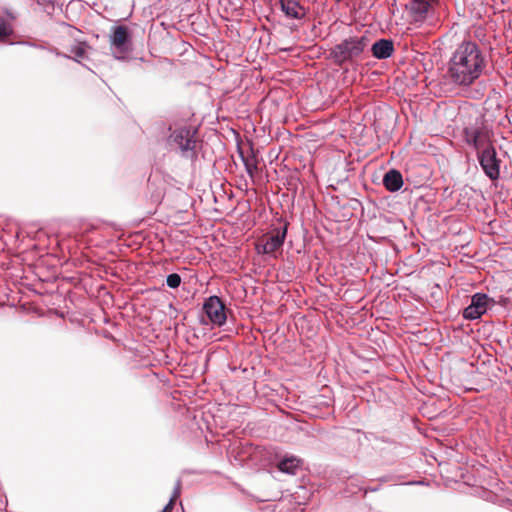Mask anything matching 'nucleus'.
I'll return each mask as SVG.
<instances>
[{"label": "nucleus", "instance_id": "obj_1", "mask_svg": "<svg viewBox=\"0 0 512 512\" xmlns=\"http://www.w3.org/2000/svg\"><path fill=\"white\" fill-rule=\"evenodd\" d=\"M489 59L485 50L475 41L463 40L452 52L447 66V80L460 89L470 88L484 75Z\"/></svg>", "mask_w": 512, "mask_h": 512}, {"label": "nucleus", "instance_id": "obj_2", "mask_svg": "<svg viewBox=\"0 0 512 512\" xmlns=\"http://www.w3.org/2000/svg\"><path fill=\"white\" fill-rule=\"evenodd\" d=\"M367 45L368 39L365 36L349 37L335 45L331 49L330 55L334 63L342 65L358 58Z\"/></svg>", "mask_w": 512, "mask_h": 512}, {"label": "nucleus", "instance_id": "obj_3", "mask_svg": "<svg viewBox=\"0 0 512 512\" xmlns=\"http://www.w3.org/2000/svg\"><path fill=\"white\" fill-rule=\"evenodd\" d=\"M196 129L182 126L171 131L168 137L170 147L177 149L182 157L194 159L196 153Z\"/></svg>", "mask_w": 512, "mask_h": 512}, {"label": "nucleus", "instance_id": "obj_4", "mask_svg": "<svg viewBox=\"0 0 512 512\" xmlns=\"http://www.w3.org/2000/svg\"><path fill=\"white\" fill-rule=\"evenodd\" d=\"M463 137L465 143L475 149L477 153L486 149L489 145H493L492 132L483 122H475L465 127Z\"/></svg>", "mask_w": 512, "mask_h": 512}, {"label": "nucleus", "instance_id": "obj_5", "mask_svg": "<svg viewBox=\"0 0 512 512\" xmlns=\"http://www.w3.org/2000/svg\"><path fill=\"white\" fill-rule=\"evenodd\" d=\"M110 45L115 59H128V55L132 51V42L128 27L123 25L114 27L110 35Z\"/></svg>", "mask_w": 512, "mask_h": 512}, {"label": "nucleus", "instance_id": "obj_6", "mask_svg": "<svg viewBox=\"0 0 512 512\" xmlns=\"http://www.w3.org/2000/svg\"><path fill=\"white\" fill-rule=\"evenodd\" d=\"M477 159L484 174L492 181L500 177L501 160L497 157L494 145H489L486 149L477 153Z\"/></svg>", "mask_w": 512, "mask_h": 512}, {"label": "nucleus", "instance_id": "obj_7", "mask_svg": "<svg viewBox=\"0 0 512 512\" xmlns=\"http://www.w3.org/2000/svg\"><path fill=\"white\" fill-rule=\"evenodd\" d=\"M495 301L485 293H475L471 297V303L463 310V317L467 320H476L484 315Z\"/></svg>", "mask_w": 512, "mask_h": 512}, {"label": "nucleus", "instance_id": "obj_8", "mask_svg": "<svg viewBox=\"0 0 512 512\" xmlns=\"http://www.w3.org/2000/svg\"><path fill=\"white\" fill-rule=\"evenodd\" d=\"M203 311L213 326L221 327L225 324L227 315L225 305L218 296H210L203 304Z\"/></svg>", "mask_w": 512, "mask_h": 512}, {"label": "nucleus", "instance_id": "obj_9", "mask_svg": "<svg viewBox=\"0 0 512 512\" xmlns=\"http://www.w3.org/2000/svg\"><path fill=\"white\" fill-rule=\"evenodd\" d=\"M287 235V224L282 227L274 228L272 232L263 237L260 246L264 254H272L282 247Z\"/></svg>", "mask_w": 512, "mask_h": 512}, {"label": "nucleus", "instance_id": "obj_10", "mask_svg": "<svg viewBox=\"0 0 512 512\" xmlns=\"http://www.w3.org/2000/svg\"><path fill=\"white\" fill-rule=\"evenodd\" d=\"M437 0H410L408 9L414 21H423L433 9Z\"/></svg>", "mask_w": 512, "mask_h": 512}, {"label": "nucleus", "instance_id": "obj_11", "mask_svg": "<svg viewBox=\"0 0 512 512\" xmlns=\"http://www.w3.org/2000/svg\"><path fill=\"white\" fill-rule=\"evenodd\" d=\"M281 11L287 18L302 20L306 14V8L298 0H280Z\"/></svg>", "mask_w": 512, "mask_h": 512}, {"label": "nucleus", "instance_id": "obj_12", "mask_svg": "<svg viewBox=\"0 0 512 512\" xmlns=\"http://www.w3.org/2000/svg\"><path fill=\"white\" fill-rule=\"evenodd\" d=\"M372 55L377 59H387L394 52V45L392 40L380 39L377 40L371 47Z\"/></svg>", "mask_w": 512, "mask_h": 512}, {"label": "nucleus", "instance_id": "obj_13", "mask_svg": "<svg viewBox=\"0 0 512 512\" xmlns=\"http://www.w3.org/2000/svg\"><path fill=\"white\" fill-rule=\"evenodd\" d=\"M383 185L390 192H396L403 186V177L400 171L391 169L383 177Z\"/></svg>", "mask_w": 512, "mask_h": 512}, {"label": "nucleus", "instance_id": "obj_14", "mask_svg": "<svg viewBox=\"0 0 512 512\" xmlns=\"http://www.w3.org/2000/svg\"><path fill=\"white\" fill-rule=\"evenodd\" d=\"M301 460L297 457H285L278 463V469L281 472L295 475L297 469L300 467Z\"/></svg>", "mask_w": 512, "mask_h": 512}, {"label": "nucleus", "instance_id": "obj_15", "mask_svg": "<svg viewBox=\"0 0 512 512\" xmlns=\"http://www.w3.org/2000/svg\"><path fill=\"white\" fill-rule=\"evenodd\" d=\"M88 45L85 42H79L76 45L72 46L70 49L71 55L63 54L57 52V56H63L65 58H71L76 62L80 63L82 59L86 58V50Z\"/></svg>", "mask_w": 512, "mask_h": 512}, {"label": "nucleus", "instance_id": "obj_16", "mask_svg": "<svg viewBox=\"0 0 512 512\" xmlns=\"http://www.w3.org/2000/svg\"><path fill=\"white\" fill-rule=\"evenodd\" d=\"M239 154H240V158L244 164L247 174L251 178H254L255 172L258 169L256 157L253 154L251 156H245L242 151H240Z\"/></svg>", "mask_w": 512, "mask_h": 512}, {"label": "nucleus", "instance_id": "obj_17", "mask_svg": "<svg viewBox=\"0 0 512 512\" xmlns=\"http://www.w3.org/2000/svg\"><path fill=\"white\" fill-rule=\"evenodd\" d=\"M180 489H181V481L178 480L176 483V486L174 488L172 497L170 498L169 502L166 504V506L162 509L161 512H171L172 511L174 501L180 495Z\"/></svg>", "mask_w": 512, "mask_h": 512}, {"label": "nucleus", "instance_id": "obj_18", "mask_svg": "<svg viewBox=\"0 0 512 512\" xmlns=\"http://www.w3.org/2000/svg\"><path fill=\"white\" fill-rule=\"evenodd\" d=\"M166 284L169 288L176 289L181 284V277L177 273L169 274L166 278Z\"/></svg>", "mask_w": 512, "mask_h": 512}, {"label": "nucleus", "instance_id": "obj_19", "mask_svg": "<svg viewBox=\"0 0 512 512\" xmlns=\"http://www.w3.org/2000/svg\"><path fill=\"white\" fill-rule=\"evenodd\" d=\"M56 1L57 0H37V3L39 6H41L43 8V10L47 14L50 15L54 12Z\"/></svg>", "mask_w": 512, "mask_h": 512}, {"label": "nucleus", "instance_id": "obj_20", "mask_svg": "<svg viewBox=\"0 0 512 512\" xmlns=\"http://www.w3.org/2000/svg\"><path fill=\"white\" fill-rule=\"evenodd\" d=\"M8 35V29L5 20L0 18V39Z\"/></svg>", "mask_w": 512, "mask_h": 512}, {"label": "nucleus", "instance_id": "obj_21", "mask_svg": "<svg viewBox=\"0 0 512 512\" xmlns=\"http://www.w3.org/2000/svg\"><path fill=\"white\" fill-rule=\"evenodd\" d=\"M379 489V487H373V488H370V489H365L364 492L365 494L368 492V491H371V492H375Z\"/></svg>", "mask_w": 512, "mask_h": 512}, {"label": "nucleus", "instance_id": "obj_22", "mask_svg": "<svg viewBox=\"0 0 512 512\" xmlns=\"http://www.w3.org/2000/svg\"><path fill=\"white\" fill-rule=\"evenodd\" d=\"M381 481H382V482H387V481H389V477H387V476L382 477V478H381Z\"/></svg>", "mask_w": 512, "mask_h": 512}, {"label": "nucleus", "instance_id": "obj_23", "mask_svg": "<svg viewBox=\"0 0 512 512\" xmlns=\"http://www.w3.org/2000/svg\"><path fill=\"white\" fill-rule=\"evenodd\" d=\"M161 512V511H160Z\"/></svg>", "mask_w": 512, "mask_h": 512}]
</instances>
